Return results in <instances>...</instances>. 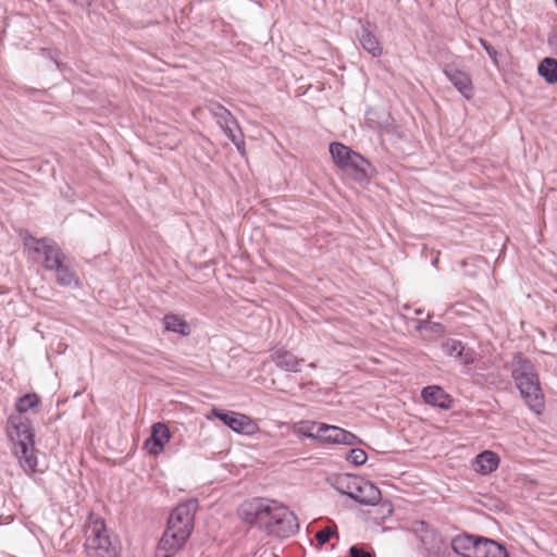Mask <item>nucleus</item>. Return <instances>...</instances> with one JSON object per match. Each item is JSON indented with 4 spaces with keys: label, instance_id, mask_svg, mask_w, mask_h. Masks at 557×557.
I'll list each match as a JSON object with an SVG mask.
<instances>
[{
    "label": "nucleus",
    "instance_id": "32",
    "mask_svg": "<svg viewBox=\"0 0 557 557\" xmlns=\"http://www.w3.org/2000/svg\"><path fill=\"white\" fill-rule=\"evenodd\" d=\"M479 42L483 47V49L486 51L488 57L492 59L493 63L495 65H497L498 64V55H499L498 51L493 46H491L487 42V40H485L484 38H479Z\"/></svg>",
    "mask_w": 557,
    "mask_h": 557
},
{
    "label": "nucleus",
    "instance_id": "23",
    "mask_svg": "<svg viewBox=\"0 0 557 557\" xmlns=\"http://www.w3.org/2000/svg\"><path fill=\"white\" fill-rule=\"evenodd\" d=\"M537 73L547 84H556L557 60L550 57L544 58L537 65Z\"/></svg>",
    "mask_w": 557,
    "mask_h": 557
},
{
    "label": "nucleus",
    "instance_id": "4",
    "mask_svg": "<svg viewBox=\"0 0 557 557\" xmlns=\"http://www.w3.org/2000/svg\"><path fill=\"white\" fill-rule=\"evenodd\" d=\"M511 367V376L521 397L531 410L540 414L544 409V395L535 366L529 358L517 354Z\"/></svg>",
    "mask_w": 557,
    "mask_h": 557
},
{
    "label": "nucleus",
    "instance_id": "37",
    "mask_svg": "<svg viewBox=\"0 0 557 557\" xmlns=\"http://www.w3.org/2000/svg\"><path fill=\"white\" fill-rule=\"evenodd\" d=\"M555 3H557V0H554Z\"/></svg>",
    "mask_w": 557,
    "mask_h": 557
},
{
    "label": "nucleus",
    "instance_id": "21",
    "mask_svg": "<svg viewBox=\"0 0 557 557\" xmlns=\"http://www.w3.org/2000/svg\"><path fill=\"white\" fill-rule=\"evenodd\" d=\"M52 271L55 273V280L60 286L73 289L81 287L82 284L77 274L65 263V261H61L60 265L53 268Z\"/></svg>",
    "mask_w": 557,
    "mask_h": 557
},
{
    "label": "nucleus",
    "instance_id": "25",
    "mask_svg": "<svg viewBox=\"0 0 557 557\" xmlns=\"http://www.w3.org/2000/svg\"><path fill=\"white\" fill-rule=\"evenodd\" d=\"M40 405V398L36 393H27L23 396H20L15 403V414L23 416L29 410L37 409Z\"/></svg>",
    "mask_w": 557,
    "mask_h": 557
},
{
    "label": "nucleus",
    "instance_id": "9",
    "mask_svg": "<svg viewBox=\"0 0 557 557\" xmlns=\"http://www.w3.org/2000/svg\"><path fill=\"white\" fill-rule=\"evenodd\" d=\"M207 110L228 139L243 132L232 112L221 103L211 100L207 103Z\"/></svg>",
    "mask_w": 557,
    "mask_h": 557
},
{
    "label": "nucleus",
    "instance_id": "8",
    "mask_svg": "<svg viewBox=\"0 0 557 557\" xmlns=\"http://www.w3.org/2000/svg\"><path fill=\"white\" fill-rule=\"evenodd\" d=\"M25 246L42 257L41 265L47 271L53 270V268L60 265L61 261L66 260V256L61 247L50 238L42 237L37 239L29 236Z\"/></svg>",
    "mask_w": 557,
    "mask_h": 557
},
{
    "label": "nucleus",
    "instance_id": "14",
    "mask_svg": "<svg viewBox=\"0 0 557 557\" xmlns=\"http://www.w3.org/2000/svg\"><path fill=\"white\" fill-rule=\"evenodd\" d=\"M275 366L284 371L297 373L300 371L302 359L297 358L284 347L275 348L270 355Z\"/></svg>",
    "mask_w": 557,
    "mask_h": 557
},
{
    "label": "nucleus",
    "instance_id": "13",
    "mask_svg": "<svg viewBox=\"0 0 557 557\" xmlns=\"http://www.w3.org/2000/svg\"><path fill=\"white\" fill-rule=\"evenodd\" d=\"M370 166L369 160L354 150L342 170L348 173L355 181L362 182L369 177L368 170Z\"/></svg>",
    "mask_w": 557,
    "mask_h": 557
},
{
    "label": "nucleus",
    "instance_id": "16",
    "mask_svg": "<svg viewBox=\"0 0 557 557\" xmlns=\"http://www.w3.org/2000/svg\"><path fill=\"white\" fill-rule=\"evenodd\" d=\"M359 24L361 25V35L359 37L360 45L372 57H381L383 49L371 30V23L369 21L359 20Z\"/></svg>",
    "mask_w": 557,
    "mask_h": 557
},
{
    "label": "nucleus",
    "instance_id": "35",
    "mask_svg": "<svg viewBox=\"0 0 557 557\" xmlns=\"http://www.w3.org/2000/svg\"><path fill=\"white\" fill-rule=\"evenodd\" d=\"M548 46L557 54V32H552L547 38Z\"/></svg>",
    "mask_w": 557,
    "mask_h": 557
},
{
    "label": "nucleus",
    "instance_id": "28",
    "mask_svg": "<svg viewBox=\"0 0 557 557\" xmlns=\"http://www.w3.org/2000/svg\"><path fill=\"white\" fill-rule=\"evenodd\" d=\"M235 414H236V411H231V410H225V409H220V408H212L209 418H211V417L216 418L228 428V425Z\"/></svg>",
    "mask_w": 557,
    "mask_h": 557
},
{
    "label": "nucleus",
    "instance_id": "17",
    "mask_svg": "<svg viewBox=\"0 0 557 557\" xmlns=\"http://www.w3.org/2000/svg\"><path fill=\"white\" fill-rule=\"evenodd\" d=\"M443 351L449 357L458 359L461 363L469 366L474 362L472 352L466 350L463 344L455 338H448L443 343Z\"/></svg>",
    "mask_w": 557,
    "mask_h": 557
},
{
    "label": "nucleus",
    "instance_id": "26",
    "mask_svg": "<svg viewBox=\"0 0 557 557\" xmlns=\"http://www.w3.org/2000/svg\"><path fill=\"white\" fill-rule=\"evenodd\" d=\"M330 153L335 164L343 169L347 161L349 160V156L354 151L351 148L345 146L344 144L334 141L330 145Z\"/></svg>",
    "mask_w": 557,
    "mask_h": 557
},
{
    "label": "nucleus",
    "instance_id": "29",
    "mask_svg": "<svg viewBox=\"0 0 557 557\" xmlns=\"http://www.w3.org/2000/svg\"><path fill=\"white\" fill-rule=\"evenodd\" d=\"M487 546V557H508L506 548L498 542L488 539Z\"/></svg>",
    "mask_w": 557,
    "mask_h": 557
},
{
    "label": "nucleus",
    "instance_id": "5",
    "mask_svg": "<svg viewBox=\"0 0 557 557\" xmlns=\"http://www.w3.org/2000/svg\"><path fill=\"white\" fill-rule=\"evenodd\" d=\"M84 548L86 557H117V550L112 544L104 520L90 513L85 525Z\"/></svg>",
    "mask_w": 557,
    "mask_h": 557
},
{
    "label": "nucleus",
    "instance_id": "30",
    "mask_svg": "<svg viewBox=\"0 0 557 557\" xmlns=\"http://www.w3.org/2000/svg\"><path fill=\"white\" fill-rule=\"evenodd\" d=\"M488 539L478 536V540L474 545L473 554H471L472 557H487V546Z\"/></svg>",
    "mask_w": 557,
    "mask_h": 557
},
{
    "label": "nucleus",
    "instance_id": "18",
    "mask_svg": "<svg viewBox=\"0 0 557 557\" xmlns=\"http://www.w3.org/2000/svg\"><path fill=\"white\" fill-rule=\"evenodd\" d=\"M476 540L478 535L467 533L456 535L451 539L449 544L450 554L454 553L462 557H472L471 554H473V549L475 548Z\"/></svg>",
    "mask_w": 557,
    "mask_h": 557
},
{
    "label": "nucleus",
    "instance_id": "34",
    "mask_svg": "<svg viewBox=\"0 0 557 557\" xmlns=\"http://www.w3.org/2000/svg\"><path fill=\"white\" fill-rule=\"evenodd\" d=\"M230 140L234 144L238 153L244 157L246 154V145L243 132H237L236 136H232Z\"/></svg>",
    "mask_w": 557,
    "mask_h": 557
},
{
    "label": "nucleus",
    "instance_id": "36",
    "mask_svg": "<svg viewBox=\"0 0 557 557\" xmlns=\"http://www.w3.org/2000/svg\"><path fill=\"white\" fill-rule=\"evenodd\" d=\"M424 323H425V321H420V322H419V325H418V329H419V330H420V329H422Z\"/></svg>",
    "mask_w": 557,
    "mask_h": 557
},
{
    "label": "nucleus",
    "instance_id": "15",
    "mask_svg": "<svg viewBox=\"0 0 557 557\" xmlns=\"http://www.w3.org/2000/svg\"><path fill=\"white\" fill-rule=\"evenodd\" d=\"M421 396L425 404L447 410L453 406V398L440 386L431 385L422 389Z\"/></svg>",
    "mask_w": 557,
    "mask_h": 557
},
{
    "label": "nucleus",
    "instance_id": "22",
    "mask_svg": "<svg viewBox=\"0 0 557 557\" xmlns=\"http://www.w3.org/2000/svg\"><path fill=\"white\" fill-rule=\"evenodd\" d=\"M323 425L322 422L315 421H300L295 425V433L299 436L314 440L320 442L321 433L320 426Z\"/></svg>",
    "mask_w": 557,
    "mask_h": 557
},
{
    "label": "nucleus",
    "instance_id": "33",
    "mask_svg": "<svg viewBox=\"0 0 557 557\" xmlns=\"http://www.w3.org/2000/svg\"><path fill=\"white\" fill-rule=\"evenodd\" d=\"M335 532L331 528H323L315 533V540L319 545L326 544Z\"/></svg>",
    "mask_w": 557,
    "mask_h": 557
},
{
    "label": "nucleus",
    "instance_id": "2",
    "mask_svg": "<svg viewBox=\"0 0 557 557\" xmlns=\"http://www.w3.org/2000/svg\"><path fill=\"white\" fill-rule=\"evenodd\" d=\"M197 509L198 500L190 498L171 511L158 544L157 557H173L185 545L191 535Z\"/></svg>",
    "mask_w": 557,
    "mask_h": 557
},
{
    "label": "nucleus",
    "instance_id": "19",
    "mask_svg": "<svg viewBox=\"0 0 557 557\" xmlns=\"http://www.w3.org/2000/svg\"><path fill=\"white\" fill-rule=\"evenodd\" d=\"M228 428L240 435L253 436L259 432V425L249 416L236 412Z\"/></svg>",
    "mask_w": 557,
    "mask_h": 557
},
{
    "label": "nucleus",
    "instance_id": "20",
    "mask_svg": "<svg viewBox=\"0 0 557 557\" xmlns=\"http://www.w3.org/2000/svg\"><path fill=\"white\" fill-rule=\"evenodd\" d=\"M500 462L499 456L493 450H484L474 459V470L480 474H490L497 470Z\"/></svg>",
    "mask_w": 557,
    "mask_h": 557
},
{
    "label": "nucleus",
    "instance_id": "7",
    "mask_svg": "<svg viewBox=\"0 0 557 557\" xmlns=\"http://www.w3.org/2000/svg\"><path fill=\"white\" fill-rule=\"evenodd\" d=\"M416 534L423 557H450L449 544L441 532L428 522L419 521L416 527Z\"/></svg>",
    "mask_w": 557,
    "mask_h": 557
},
{
    "label": "nucleus",
    "instance_id": "12",
    "mask_svg": "<svg viewBox=\"0 0 557 557\" xmlns=\"http://www.w3.org/2000/svg\"><path fill=\"white\" fill-rule=\"evenodd\" d=\"M444 74L465 98L470 99L472 97L473 86L468 73L454 66H446Z\"/></svg>",
    "mask_w": 557,
    "mask_h": 557
},
{
    "label": "nucleus",
    "instance_id": "6",
    "mask_svg": "<svg viewBox=\"0 0 557 557\" xmlns=\"http://www.w3.org/2000/svg\"><path fill=\"white\" fill-rule=\"evenodd\" d=\"M334 488L363 506H375L381 500V491L372 482L357 475L336 478Z\"/></svg>",
    "mask_w": 557,
    "mask_h": 557
},
{
    "label": "nucleus",
    "instance_id": "3",
    "mask_svg": "<svg viewBox=\"0 0 557 557\" xmlns=\"http://www.w3.org/2000/svg\"><path fill=\"white\" fill-rule=\"evenodd\" d=\"M5 432L12 453L20 467L28 476L37 473L38 458L35 448V430L30 420L21 414H10L7 419Z\"/></svg>",
    "mask_w": 557,
    "mask_h": 557
},
{
    "label": "nucleus",
    "instance_id": "1",
    "mask_svg": "<svg viewBox=\"0 0 557 557\" xmlns=\"http://www.w3.org/2000/svg\"><path fill=\"white\" fill-rule=\"evenodd\" d=\"M239 513L248 524L278 539L290 537L299 529L294 512L275 500L255 498L244 504Z\"/></svg>",
    "mask_w": 557,
    "mask_h": 557
},
{
    "label": "nucleus",
    "instance_id": "38",
    "mask_svg": "<svg viewBox=\"0 0 557 557\" xmlns=\"http://www.w3.org/2000/svg\"><path fill=\"white\" fill-rule=\"evenodd\" d=\"M555 4H556V7H557V3H555Z\"/></svg>",
    "mask_w": 557,
    "mask_h": 557
},
{
    "label": "nucleus",
    "instance_id": "24",
    "mask_svg": "<svg viewBox=\"0 0 557 557\" xmlns=\"http://www.w3.org/2000/svg\"><path fill=\"white\" fill-rule=\"evenodd\" d=\"M163 325L165 331L177 333L183 336H187L190 333V329L187 322L176 314L164 315Z\"/></svg>",
    "mask_w": 557,
    "mask_h": 557
},
{
    "label": "nucleus",
    "instance_id": "27",
    "mask_svg": "<svg viewBox=\"0 0 557 557\" xmlns=\"http://www.w3.org/2000/svg\"><path fill=\"white\" fill-rule=\"evenodd\" d=\"M351 447L352 448L349 449V451L347 453V456H346L347 461L351 462L355 466L364 465L368 460L367 453L361 448H357L354 446H351Z\"/></svg>",
    "mask_w": 557,
    "mask_h": 557
},
{
    "label": "nucleus",
    "instance_id": "10",
    "mask_svg": "<svg viewBox=\"0 0 557 557\" xmlns=\"http://www.w3.org/2000/svg\"><path fill=\"white\" fill-rule=\"evenodd\" d=\"M320 430L322 431L320 443L345 446H356L361 443L357 435L336 425L323 423Z\"/></svg>",
    "mask_w": 557,
    "mask_h": 557
},
{
    "label": "nucleus",
    "instance_id": "31",
    "mask_svg": "<svg viewBox=\"0 0 557 557\" xmlns=\"http://www.w3.org/2000/svg\"><path fill=\"white\" fill-rule=\"evenodd\" d=\"M349 556L350 557H375V555L372 550L367 549L362 545H352L349 548Z\"/></svg>",
    "mask_w": 557,
    "mask_h": 557
},
{
    "label": "nucleus",
    "instance_id": "11",
    "mask_svg": "<svg viewBox=\"0 0 557 557\" xmlns=\"http://www.w3.org/2000/svg\"><path fill=\"white\" fill-rule=\"evenodd\" d=\"M170 438L169 428L162 422H157L152 425L150 436L145 441V447L150 454L159 455Z\"/></svg>",
    "mask_w": 557,
    "mask_h": 557
}]
</instances>
